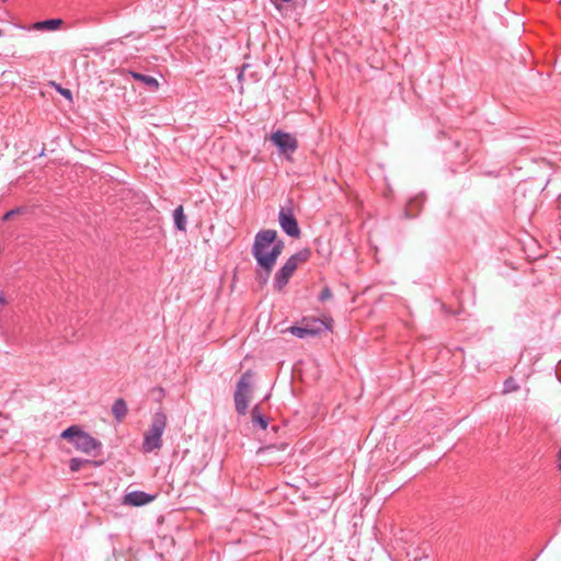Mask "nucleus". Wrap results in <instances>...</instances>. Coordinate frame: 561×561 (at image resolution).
<instances>
[{
    "mask_svg": "<svg viewBox=\"0 0 561 561\" xmlns=\"http://www.w3.org/2000/svg\"><path fill=\"white\" fill-rule=\"evenodd\" d=\"M173 217H174V224H175L176 228L180 231H185L186 230V216L184 215L183 206H179L175 208V210L173 213Z\"/></svg>",
    "mask_w": 561,
    "mask_h": 561,
    "instance_id": "obj_12",
    "label": "nucleus"
},
{
    "mask_svg": "<svg viewBox=\"0 0 561 561\" xmlns=\"http://www.w3.org/2000/svg\"><path fill=\"white\" fill-rule=\"evenodd\" d=\"M114 559L115 561H119L121 557H115Z\"/></svg>",
    "mask_w": 561,
    "mask_h": 561,
    "instance_id": "obj_23",
    "label": "nucleus"
},
{
    "mask_svg": "<svg viewBox=\"0 0 561 561\" xmlns=\"http://www.w3.org/2000/svg\"><path fill=\"white\" fill-rule=\"evenodd\" d=\"M251 420L254 424L260 425L261 428L265 430L267 427V420L264 417V414L261 410L260 405H255L251 412Z\"/></svg>",
    "mask_w": 561,
    "mask_h": 561,
    "instance_id": "obj_13",
    "label": "nucleus"
},
{
    "mask_svg": "<svg viewBox=\"0 0 561 561\" xmlns=\"http://www.w3.org/2000/svg\"><path fill=\"white\" fill-rule=\"evenodd\" d=\"M558 461H559V462H558V467H559V469L561 470V449H560V450H559V453H558Z\"/></svg>",
    "mask_w": 561,
    "mask_h": 561,
    "instance_id": "obj_22",
    "label": "nucleus"
},
{
    "mask_svg": "<svg viewBox=\"0 0 561 561\" xmlns=\"http://www.w3.org/2000/svg\"><path fill=\"white\" fill-rule=\"evenodd\" d=\"M519 386L517 385L516 380L512 377L507 378L504 382V389L503 393H511L516 390H518Z\"/></svg>",
    "mask_w": 561,
    "mask_h": 561,
    "instance_id": "obj_16",
    "label": "nucleus"
},
{
    "mask_svg": "<svg viewBox=\"0 0 561 561\" xmlns=\"http://www.w3.org/2000/svg\"><path fill=\"white\" fill-rule=\"evenodd\" d=\"M320 300L324 301V300H328V299H331L332 298V291L330 290V288L325 287L321 290V294H320Z\"/></svg>",
    "mask_w": 561,
    "mask_h": 561,
    "instance_id": "obj_19",
    "label": "nucleus"
},
{
    "mask_svg": "<svg viewBox=\"0 0 561 561\" xmlns=\"http://www.w3.org/2000/svg\"><path fill=\"white\" fill-rule=\"evenodd\" d=\"M305 327L308 329V331H310L308 332L309 335L314 336L322 333L324 330L331 331L333 327V320L331 318L320 321L314 320L312 323H306Z\"/></svg>",
    "mask_w": 561,
    "mask_h": 561,
    "instance_id": "obj_9",
    "label": "nucleus"
},
{
    "mask_svg": "<svg viewBox=\"0 0 561 561\" xmlns=\"http://www.w3.org/2000/svg\"><path fill=\"white\" fill-rule=\"evenodd\" d=\"M310 250L302 249L301 251L291 255L280 270L275 274L274 286L277 290H282L288 283L289 278L294 275L299 265L306 263L310 257Z\"/></svg>",
    "mask_w": 561,
    "mask_h": 561,
    "instance_id": "obj_3",
    "label": "nucleus"
},
{
    "mask_svg": "<svg viewBox=\"0 0 561 561\" xmlns=\"http://www.w3.org/2000/svg\"><path fill=\"white\" fill-rule=\"evenodd\" d=\"M283 250L284 242L277 238L276 230H262L255 236L252 254L262 270L257 273V279L262 284L267 282Z\"/></svg>",
    "mask_w": 561,
    "mask_h": 561,
    "instance_id": "obj_1",
    "label": "nucleus"
},
{
    "mask_svg": "<svg viewBox=\"0 0 561 561\" xmlns=\"http://www.w3.org/2000/svg\"><path fill=\"white\" fill-rule=\"evenodd\" d=\"M289 331H290L294 335H296V336H298V337H300V339H304V337H306V336H308V335H309V333H308L309 331H308V329H306V327H305V325H304V327H290V328H289Z\"/></svg>",
    "mask_w": 561,
    "mask_h": 561,
    "instance_id": "obj_18",
    "label": "nucleus"
},
{
    "mask_svg": "<svg viewBox=\"0 0 561 561\" xmlns=\"http://www.w3.org/2000/svg\"><path fill=\"white\" fill-rule=\"evenodd\" d=\"M152 496L148 495L145 492L141 491H135L130 492L125 495L124 497V504L131 505V506H140L145 505L152 501Z\"/></svg>",
    "mask_w": 561,
    "mask_h": 561,
    "instance_id": "obj_8",
    "label": "nucleus"
},
{
    "mask_svg": "<svg viewBox=\"0 0 561 561\" xmlns=\"http://www.w3.org/2000/svg\"><path fill=\"white\" fill-rule=\"evenodd\" d=\"M7 304H8V301L5 299L3 291H0V305L4 306Z\"/></svg>",
    "mask_w": 561,
    "mask_h": 561,
    "instance_id": "obj_21",
    "label": "nucleus"
},
{
    "mask_svg": "<svg viewBox=\"0 0 561 561\" xmlns=\"http://www.w3.org/2000/svg\"><path fill=\"white\" fill-rule=\"evenodd\" d=\"M127 404L123 399H117L112 405V413L118 422H122L127 414Z\"/></svg>",
    "mask_w": 561,
    "mask_h": 561,
    "instance_id": "obj_10",
    "label": "nucleus"
},
{
    "mask_svg": "<svg viewBox=\"0 0 561 561\" xmlns=\"http://www.w3.org/2000/svg\"><path fill=\"white\" fill-rule=\"evenodd\" d=\"M101 462H96V461H90V460H82V459H79V458H72L70 460V469L71 471L76 472V471H79L81 469L82 466L84 465H100Z\"/></svg>",
    "mask_w": 561,
    "mask_h": 561,
    "instance_id": "obj_15",
    "label": "nucleus"
},
{
    "mask_svg": "<svg viewBox=\"0 0 561 561\" xmlns=\"http://www.w3.org/2000/svg\"><path fill=\"white\" fill-rule=\"evenodd\" d=\"M271 140L284 154H290L297 149V140L289 134L282 133L279 130L275 131L272 134Z\"/></svg>",
    "mask_w": 561,
    "mask_h": 561,
    "instance_id": "obj_6",
    "label": "nucleus"
},
{
    "mask_svg": "<svg viewBox=\"0 0 561 561\" xmlns=\"http://www.w3.org/2000/svg\"><path fill=\"white\" fill-rule=\"evenodd\" d=\"M62 23L64 22L61 19H51V20H46V21H42V22H36L33 25V27L38 31H42V30L55 31V30L59 28L62 25Z\"/></svg>",
    "mask_w": 561,
    "mask_h": 561,
    "instance_id": "obj_11",
    "label": "nucleus"
},
{
    "mask_svg": "<svg viewBox=\"0 0 561 561\" xmlns=\"http://www.w3.org/2000/svg\"><path fill=\"white\" fill-rule=\"evenodd\" d=\"M64 439H67L73 444L77 450L84 454H92L93 450L101 447V443L92 437L87 432H83L79 426L73 425L65 430L61 435Z\"/></svg>",
    "mask_w": 561,
    "mask_h": 561,
    "instance_id": "obj_4",
    "label": "nucleus"
},
{
    "mask_svg": "<svg viewBox=\"0 0 561 561\" xmlns=\"http://www.w3.org/2000/svg\"><path fill=\"white\" fill-rule=\"evenodd\" d=\"M282 229L290 237L298 238L300 236V229L298 222L291 211L282 209L278 217Z\"/></svg>",
    "mask_w": 561,
    "mask_h": 561,
    "instance_id": "obj_7",
    "label": "nucleus"
},
{
    "mask_svg": "<svg viewBox=\"0 0 561 561\" xmlns=\"http://www.w3.org/2000/svg\"><path fill=\"white\" fill-rule=\"evenodd\" d=\"M131 76L135 80L144 82L145 84L150 87L152 90H158V88H159V82L153 77H149V76L138 73V72H131Z\"/></svg>",
    "mask_w": 561,
    "mask_h": 561,
    "instance_id": "obj_14",
    "label": "nucleus"
},
{
    "mask_svg": "<svg viewBox=\"0 0 561 561\" xmlns=\"http://www.w3.org/2000/svg\"><path fill=\"white\" fill-rule=\"evenodd\" d=\"M168 417L163 412H157L150 427L144 435L142 449L145 453H150L160 449L162 446V434L167 427Z\"/></svg>",
    "mask_w": 561,
    "mask_h": 561,
    "instance_id": "obj_2",
    "label": "nucleus"
},
{
    "mask_svg": "<svg viewBox=\"0 0 561 561\" xmlns=\"http://www.w3.org/2000/svg\"><path fill=\"white\" fill-rule=\"evenodd\" d=\"M253 374L249 370L244 373L237 383L234 392V405L239 414L244 415L249 408V401L253 393Z\"/></svg>",
    "mask_w": 561,
    "mask_h": 561,
    "instance_id": "obj_5",
    "label": "nucleus"
},
{
    "mask_svg": "<svg viewBox=\"0 0 561 561\" xmlns=\"http://www.w3.org/2000/svg\"><path fill=\"white\" fill-rule=\"evenodd\" d=\"M18 213V210H10L8 213L4 214L3 216V220H9L10 218H12V216H14L15 214Z\"/></svg>",
    "mask_w": 561,
    "mask_h": 561,
    "instance_id": "obj_20",
    "label": "nucleus"
},
{
    "mask_svg": "<svg viewBox=\"0 0 561 561\" xmlns=\"http://www.w3.org/2000/svg\"><path fill=\"white\" fill-rule=\"evenodd\" d=\"M49 84L51 87H54L68 101L72 102V93L69 89L62 88L60 84L56 83L55 81H50Z\"/></svg>",
    "mask_w": 561,
    "mask_h": 561,
    "instance_id": "obj_17",
    "label": "nucleus"
}]
</instances>
